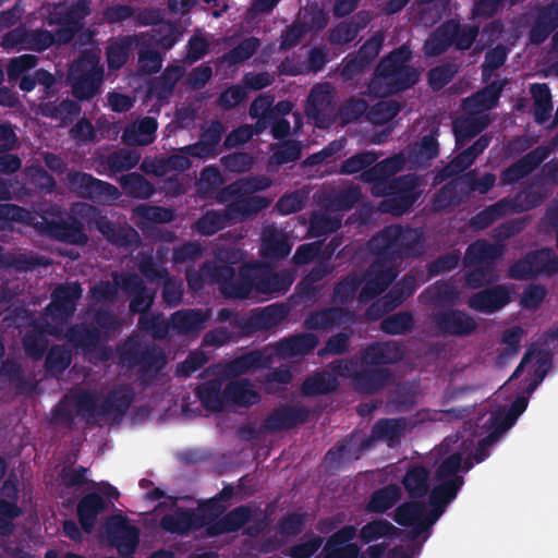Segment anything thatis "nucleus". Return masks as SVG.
Returning <instances> with one entry per match:
<instances>
[{
    "instance_id": "1",
    "label": "nucleus",
    "mask_w": 558,
    "mask_h": 558,
    "mask_svg": "<svg viewBox=\"0 0 558 558\" xmlns=\"http://www.w3.org/2000/svg\"><path fill=\"white\" fill-rule=\"evenodd\" d=\"M404 165V157L397 154L378 161L359 175L360 181L372 185V195L385 197L379 205L383 213L401 216L408 213L420 197L418 179L415 174L395 177Z\"/></svg>"
},
{
    "instance_id": "2",
    "label": "nucleus",
    "mask_w": 558,
    "mask_h": 558,
    "mask_svg": "<svg viewBox=\"0 0 558 558\" xmlns=\"http://www.w3.org/2000/svg\"><path fill=\"white\" fill-rule=\"evenodd\" d=\"M412 50L402 45L385 56L374 70V77L368 84L369 93L387 97L413 87L420 78L418 71L410 63Z\"/></svg>"
},
{
    "instance_id": "3",
    "label": "nucleus",
    "mask_w": 558,
    "mask_h": 558,
    "mask_svg": "<svg viewBox=\"0 0 558 558\" xmlns=\"http://www.w3.org/2000/svg\"><path fill=\"white\" fill-rule=\"evenodd\" d=\"M118 363L128 369L137 368L142 385L155 383L167 365V355L162 348L143 337L132 333L116 345Z\"/></svg>"
},
{
    "instance_id": "4",
    "label": "nucleus",
    "mask_w": 558,
    "mask_h": 558,
    "mask_svg": "<svg viewBox=\"0 0 558 558\" xmlns=\"http://www.w3.org/2000/svg\"><path fill=\"white\" fill-rule=\"evenodd\" d=\"M135 392L129 385L114 386L99 403L98 395L92 390H82L72 397L73 407L87 425L97 418L113 416L121 420L130 409Z\"/></svg>"
},
{
    "instance_id": "5",
    "label": "nucleus",
    "mask_w": 558,
    "mask_h": 558,
    "mask_svg": "<svg viewBox=\"0 0 558 558\" xmlns=\"http://www.w3.org/2000/svg\"><path fill=\"white\" fill-rule=\"evenodd\" d=\"M293 280V274L287 269L271 271L254 264H243L238 271L235 270L234 287L243 284L244 292L233 295V299L244 300L253 290L262 294H283L290 289Z\"/></svg>"
},
{
    "instance_id": "6",
    "label": "nucleus",
    "mask_w": 558,
    "mask_h": 558,
    "mask_svg": "<svg viewBox=\"0 0 558 558\" xmlns=\"http://www.w3.org/2000/svg\"><path fill=\"white\" fill-rule=\"evenodd\" d=\"M423 235L417 229L398 225L385 227L369 242V250L380 251L383 255L397 263L404 257L414 256L422 244Z\"/></svg>"
},
{
    "instance_id": "7",
    "label": "nucleus",
    "mask_w": 558,
    "mask_h": 558,
    "mask_svg": "<svg viewBox=\"0 0 558 558\" xmlns=\"http://www.w3.org/2000/svg\"><path fill=\"white\" fill-rule=\"evenodd\" d=\"M90 0H76L71 3L59 2L48 11L46 24L58 26L56 37L58 46L70 44L84 28L85 19L90 14Z\"/></svg>"
},
{
    "instance_id": "8",
    "label": "nucleus",
    "mask_w": 558,
    "mask_h": 558,
    "mask_svg": "<svg viewBox=\"0 0 558 558\" xmlns=\"http://www.w3.org/2000/svg\"><path fill=\"white\" fill-rule=\"evenodd\" d=\"M74 213L88 225L95 226L97 231L113 246L128 248L140 240L137 231L128 222L118 223L104 215L98 207L80 203L74 207Z\"/></svg>"
},
{
    "instance_id": "9",
    "label": "nucleus",
    "mask_w": 558,
    "mask_h": 558,
    "mask_svg": "<svg viewBox=\"0 0 558 558\" xmlns=\"http://www.w3.org/2000/svg\"><path fill=\"white\" fill-rule=\"evenodd\" d=\"M185 279L193 290L203 289L205 283L217 284L220 293L228 299L244 292L243 284L234 287L235 268L231 264L205 262L199 269L186 268Z\"/></svg>"
},
{
    "instance_id": "10",
    "label": "nucleus",
    "mask_w": 558,
    "mask_h": 558,
    "mask_svg": "<svg viewBox=\"0 0 558 558\" xmlns=\"http://www.w3.org/2000/svg\"><path fill=\"white\" fill-rule=\"evenodd\" d=\"M375 259L362 276L363 286L359 293L361 302H368L381 294L397 278V263L393 258L383 255L380 251L369 250Z\"/></svg>"
},
{
    "instance_id": "11",
    "label": "nucleus",
    "mask_w": 558,
    "mask_h": 558,
    "mask_svg": "<svg viewBox=\"0 0 558 558\" xmlns=\"http://www.w3.org/2000/svg\"><path fill=\"white\" fill-rule=\"evenodd\" d=\"M104 71L95 56L83 53L70 70L72 94L80 100H89L99 92Z\"/></svg>"
},
{
    "instance_id": "12",
    "label": "nucleus",
    "mask_w": 558,
    "mask_h": 558,
    "mask_svg": "<svg viewBox=\"0 0 558 558\" xmlns=\"http://www.w3.org/2000/svg\"><path fill=\"white\" fill-rule=\"evenodd\" d=\"M556 274H558V255L550 247L526 253L508 270V277L514 280L533 279L538 276L551 277Z\"/></svg>"
},
{
    "instance_id": "13",
    "label": "nucleus",
    "mask_w": 558,
    "mask_h": 558,
    "mask_svg": "<svg viewBox=\"0 0 558 558\" xmlns=\"http://www.w3.org/2000/svg\"><path fill=\"white\" fill-rule=\"evenodd\" d=\"M66 180L70 190L75 193L77 197L94 203L114 202L120 196L117 186L83 171H70Z\"/></svg>"
},
{
    "instance_id": "14",
    "label": "nucleus",
    "mask_w": 558,
    "mask_h": 558,
    "mask_svg": "<svg viewBox=\"0 0 558 558\" xmlns=\"http://www.w3.org/2000/svg\"><path fill=\"white\" fill-rule=\"evenodd\" d=\"M435 332L441 337H468L476 328V320L466 312L447 307L436 311L430 316Z\"/></svg>"
},
{
    "instance_id": "15",
    "label": "nucleus",
    "mask_w": 558,
    "mask_h": 558,
    "mask_svg": "<svg viewBox=\"0 0 558 558\" xmlns=\"http://www.w3.org/2000/svg\"><path fill=\"white\" fill-rule=\"evenodd\" d=\"M3 46L17 50H32L41 52L51 46H58L54 32L43 28L27 29L17 26L3 36Z\"/></svg>"
},
{
    "instance_id": "16",
    "label": "nucleus",
    "mask_w": 558,
    "mask_h": 558,
    "mask_svg": "<svg viewBox=\"0 0 558 558\" xmlns=\"http://www.w3.org/2000/svg\"><path fill=\"white\" fill-rule=\"evenodd\" d=\"M311 410L304 405L280 404L272 409L260 424L263 433L291 430L308 421Z\"/></svg>"
},
{
    "instance_id": "17",
    "label": "nucleus",
    "mask_w": 558,
    "mask_h": 558,
    "mask_svg": "<svg viewBox=\"0 0 558 558\" xmlns=\"http://www.w3.org/2000/svg\"><path fill=\"white\" fill-rule=\"evenodd\" d=\"M109 543L120 555H133L140 541V531L122 514L109 515L105 522Z\"/></svg>"
},
{
    "instance_id": "18",
    "label": "nucleus",
    "mask_w": 558,
    "mask_h": 558,
    "mask_svg": "<svg viewBox=\"0 0 558 558\" xmlns=\"http://www.w3.org/2000/svg\"><path fill=\"white\" fill-rule=\"evenodd\" d=\"M548 146L539 145L515 162L504 169L499 175L500 185H510L526 178L536 170L550 155Z\"/></svg>"
},
{
    "instance_id": "19",
    "label": "nucleus",
    "mask_w": 558,
    "mask_h": 558,
    "mask_svg": "<svg viewBox=\"0 0 558 558\" xmlns=\"http://www.w3.org/2000/svg\"><path fill=\"white\" fill-rule=\"evenodd\" d=\"M83 289L76 281L65 282L54 288L47 311L53 319H68L73 316Z\"/></svg>"
},
{
    "instance_id": "20",
    "label": "nucleus",
    "mask_w": 558,
    "mask_h": 558,
    "mask_svg": "<svg viewBox=\"0 0 558 558\" xmlns=\"http://www.w3.org/2000/svg\"><path fill=\"white\" fill-rule=\"evenodd\" d=\"M490 142V135H481L470 147L463 149L451 159L437 173L436 178L441 182L462 173L474 163L476 158L489 146Z\"/></svg>"
},
{
    "instance_id": "21",
    "label": "nucleus",
    "mask_w": 558,
    "mask_h": 558,
    "mask_svg": "<svg viewBox=\"0 0 558 558\" xmlns=\"http://www.w3.org/2000/svg\"><path fill=\"white\" fill-rule=\"evenodd\" d=\"M288 315L289 308L284 304L275 303L254 310L247 318L236 325L247 332L269 330L281 324Z\"/></svg>"
},
{
    "instance_id": "22",
    "label": "nucleus",
    "mask_w": 558,
    "mask_h": 558,
    "mask_svg": "<svg viewBox=\"0 0 558 558\" xmlns=\"http://www.w3.org/2000/svg\"><path fill=\"white\" fill-rule=\"evenodd\" d=\"M225 132L223 123L220 120H213L201 133L199 140L194 144L184 146L181 151L198 159L216 157Z\"/></svg>"
},
{
    "instance_id": "23",
    "label": "nucleus",
    "mask_w": 558,
    "mask_h": 558,
    "mask_svg": "<svg viewBox=\"0 0 558 558\" xmlns=\"http://www.w3.org/2000/svg\"><path fill=\"white\" fill-rule=\"evenodd\" d=\"M510 301V288L505 284H498L472 294L468 305L480 313L493 314L507 306Z\"/></svg>"
},
{
    "instance_id": "24",
    "label": "nucleus",
    "mask_w": 558,
    "mask_h": 558,
    "mask_svg": "<svg viewBox=\"0 0 558 558\" xmlns=\"http://www.w3.org/2000/svg\"><path fill=\"white\" fill-rule=\"evenodd\" d=\"M45 231L52 239L71 245L82 246L88 242L83 222L74 217L70 220H46Z\"/></svg>"
},
{
    "instance_id": "25",
    "label": "nucleus",
    "mask_w": 558,
    "mask_h": 558,
    "mask_svg": "<svg viewBox=\"0 0 558 558\" xmlns=\"http://www.w3.org/2000/svg\"><path fill=\"white\" fill-rule=\"evenodd\" d=\"M459 20L449 19L437 26L425 40L423 52L426 57H438L454 46Z\"/></svg>"
},
{
    "instance_id": "26",
    "label": "nucleus",
    "mask_w": 558,
    "mask_h": 558,
    "mask_svg": "<svg viewBox=\"0 0 558 558\" xmlns=\"http://www.w3.org/2000/svg\"><path fill=\"white\" fill-rule=\"evenodd\" d=\"M391 378L392 373L388 368L366 365L361 361L352 386L356 392L371 396L383 390Z\"/></svg>"
},
{
    "instance_id": "27",
    "label": "nucleus",
    "mask_w": 558,
    "mask_h": 558,
    "mask_svg": "<svg viewBox=\"0 0 558 558\" xmlns=\"http://www.w3.org/2000/svg\"><path fill=\"white\" fill-rule=\"evenodd\" d=\"M65 339L73 349L85 355L96 352L99 343L104 341L99 328L86 323L70 326L65 331Z\"/></svg>"
},
{
    "instance_id": "28",
    "label": "nucleus",
    "mask_w": 558,
    "mask_h": 558,
    "mask_svg": "<svg viewBox=\"0 0 558 558\" xmlns=\"http://www.w3.org/2000/svg\"><path fill=\"white\" fill-rule=\"evenodd\" d=\"M252 518V510L248 506L241 505L233 508L219 519L207 523L206 532L209 536H219L227 533L240 531Z\"/></svg>"
},
{
    "instance_id": "29",
    "label": "nucleus",
    "mask_w": 558,
    "mask_h": 558,
    "mask_svg": "<svg viewBox=\"0 0 558 558\" xmlns=\"http://www.w3.org/2000/svg\"><path fill=\"white\" fill-rule=\"evenodd\" d=\"M404 352L397 341L374 342L362 352V362L366 365L380 367L395 364L403 359Z\"/></svg>"
},
{
    "instance_id": "30",
    "label": "nucleus",
    "mask_w": 558,
    "mask_h": 558,
    "mask_svg": "<svg viewBox=\"0 0 558 558\" xmlns=\"http://www.w3.org/2000/svg\"><path fill=\"white\" fill-rule=\"evenodd\" d=\"M319 343L315 333L300 332L279 340L276 352L282 357L305 356L312 353Z\"/></svg>"
},
{
    "instance_id": "31",
    "label": "nucleus",
    "mask_w": 558,
    "mask_h": 558,
    "mask_svg": "<svg viewBox=\"0 0 558 558\" xmlns=\"http://www.w3.org/2000/svg\"><path fill=\"white\" fill-rule=\"evenodd\" d=\"M270 185L271 180L266 175L244 177L222 187L219 191L217 198L220 203H225L233 197H241L255 192L265 191L269 189Z\"/></svg>"
},
{
    "instance_id": "32",
    "label": "nucleus",
    "mask_w": 558,
    "mask_h": 558,
    "mask_svg": "<svg viewBox=\"0 0 558 558\" xmlns=\"http://www.w3.org/2000/svg\"><path fill=\"white\" fill-rule=\"evenodd\" d=\"M504 254L501 244H492L487 240L478 239L469 244L463 256V265H496Z\"/></svg>"
},
{
    "instance_id": "33",
    "label": "nucleus",
    "mask_w": 558,
    "mask_h": 558,
    "mask_svg": "<svg viewBox=\"0 0 558 558\" xmlns=\"http://www.w3.org/2000/svg\"><path fill=\"white\" fill-rule=\"evenodd\" d=\"M439 482L429 494V505L433 507L430 511L436 518L445 512L447 506L456 499L458 493L464 484L463 476H456L447 481L437 480Z\"/></svg>"
},
{
    "instance_id": "34",
    "label": "nucleus",
    "mask_w": 558,
    "mask_h": 558,
    "mask_svg": "<svg viewBox=\"0 0 558 558\" xmlns=\"http://www.w3.org/2000/svg\"><path fill=\"white\" fill-rule=\"evenodd\" d=\"M226 405L250 408L260 401V395L253 388L250 379L230 380L223 388Z\"/></svg>"
},
{
    "instance_id": "35",
    "label": "nucleus",
    "mask_w": 558,
    "mask_h": 558,
    "mask_svg": "<svg viewBox=\"0 0 558 558\" xmlns=\"http://www.w3.org/2000/svg\"><path fill=\"white\" fill-rule=\"evenodd\" d=\"M107 501L97 493H88L83 496L76 506L78 523L85 533H92L95 529L97 517L106 511Z\"/></svg>"
},
{
    "instance_id": "36",
    "label": "nucleus",
    "mask_w": 558,
    "mask_h": 558,
    "mask_svg": "<svg viewBox=\"0 0 558 558\" xmlns=\"http://www.w3.org/2000/svg\"><path fill=\"white\" fill-rule=\"evenodd\" d=\"M551 8L553 5L546 4L536 9L535 20L529 31L532 45L543 44L558 28V14Z\"/></svg>"
},
{
    "instance_id": "37",
    "label": "nucleus",
    "mask_w": 558,
    "mask_h": 558,
    "mask_svg": "<svg viewBox=\"0 0 558 558\" xmlns=\"http://www.w3.org/2000/svg\"><path fill=\"white\" fill-rule=\"evenodd\" d=\"M350 312L347 308L333 306L311 312L304 319L303 326L307 330L330 329L341 325Z\"/></svg>"
},
{
    "instance_id": "38",
    "label": "nucleus",
    "mask_w": 558,
    "mask_h": 558,
    "mask_svg": "<svg viewBox=\"0 0 558 558\" xmlns=\"http://www.w3.org/2000/svg\"><path fill=\"white\" fill-rule=\"evenodd\" d=\"M201 525V519L193 510H177L160 519V526L163 531L180 535H185Z\"/></svg>"
},
{
    "instance_id": "39",
    "label": "nucleus",
    "mask_w": 558,
    "mask_h": 558,
    "mask_svg": "<svg viewBox=\"0 0 558 558\" xmlns=\"http://www.w3.org/2000/svg\"><path fill=\"white\" fill-rule=\"evenodd\" d=\"M158 123L155 118L145 117L137 124L128 125L122 133V142L129 146H145L155 141Z\"/></svg>"
},
{
    "instance_id": "40",
    "label": "nucleus",
    "mask_w": 558,
    "mask_h": 558,
    "mask_svg": "<svg viewBox=\"0 0 558 558\" xmlns=\"http://www.w3.org/2000/svg\"><path fill=\"white\" fill-rule=\"evenodd\" d=\"M489 124L487 116H469L456 119L452 130L456 137V146L461 148L469 141L477 136Z\"/></svg>"
},
{
    "instance_id": "41",
    "label": "nucleus",
    "mask_w": 558,
    "mask_h": 558,
    "mask_svg": "<svg viewBox=\"0 0 558 558\" xmlns=\"http://www.w3.org/2000/svg\"><path fill=\"white\" fill-rule=\"evenodd\" d=\"M339 383L330 372L323 369L308 375L301 385L304 397L327 395L337 390Z\"/></svg>"
},
{
    "instance_id": "42",
    "label": "nucleus",
    "mask_w": 558,
    "mask_h": 558,
    "mask_svg": "<svg viewBox=\"0 0 558 558\" xmlns=\"http://www.w3.org/2000/svg\"><path fill=\"white\" fill-rule=\"evenodd\" d=\"M223 388L220 378H213L201 384L195 393L206 410L220 412L226 407Z\"/></svg>"
},
{
    "instance_id": "43",
    "label": "nucleus",
    "mask_w": 558,
    "mask_h": 558,
    "mask_svg": "<svg viewBox=\"0 0 558 558\" xmlns=\"http://www.w3.org/2000/svg\"><path fill=\"white\" fill-rule=\"evenodd\" d=\"M232 199L234 201L228 204V213L232 215L234 221L255 215L270 204L267 197L260 195H244Z\"/></svg>"
},
{
    "instance_id": "44",
    "label": "nucleus",
    "mask_w": 558,
    "mask_h": 558,
    "mask_svg": "<svg viewBox=\"0 0 558 558\" xmlns=\"http://www.w3.org/2000/svg\"><path fill=\"white\" fill-rule=\"evenodd\" d=\"M402 490L396 484H389L374 490L366 504V510L371 513H385L401 499Z\"/></svg>"
},
{
    "instance_id": "45",
    "label": "nucleus",
    "mask_w": 558,
    "mask_h": 558,
    "mask_svg": "<svg viewBox=\"0 0 558 558\" xmlns=\"http://www.w3.org/2000/svg\"><path fill=\"white\" fill-rule=\"evenodd\" d=\"M535 181L524 186L520 192H518L513 198L508 199L509 210L514 213H523L531 209H534L543 204L545 201L547 193L544 186L534 187Z\"/></svg>"
},
{
    "instance_id": "46",
    "label": "nucleus",
    "mask_w": 558,
    "mask_h": 558,
    "mask_svg": "<svg viewBox=\"0 0 558 558\" xmlns=\"http://www.w3.org/2000/svg\"><path fill=\"white\" fill-rule=\"evenodd\" d=\"M39 110L44 117L60 120L66 124L72 122L81 113L82 109L77 101L68 98L61 101L43 102L39 106Z\"/></svg>"
},
{
    "instance_id": "47",
    "label": "nucleus",
    "mask_w": 558,
    "mask_h": 558,
    "mask_svg": "<svg viewBox=\"0 0 558 558\" xmlns=\"http://www.w3.org/2000/svg\"><path fill=\"white\" fill-rule=\"evenodd\" d=\"M234 222L232 215L228 213V205L223 210L210 209L203 214L196 221V230L202 235H214Z\"/></svg>"
},
{
    "instance_id": "48",
    "label": "nucleus",
    "mask_w": 558,
    "mask_h": 558,
    "mask_svg": "<svg viewBox=\"0 0 558 558\" xmlns=\"http://www.w3.org/2000/svg\"><path fill=\"white\" fill-rule=\"evenodd\" d=\"M439 155L437 132L424 135L410 151V160L417 167L428 166Z\"/></svg>"
},
{
    "instance_id": "49",
    "label": "nucleus",
    "mask_w": 558,
    "mask_h": 558,
    "mask_svg": "<svg viewBox=\"0 0 558 558\" xmlns=\"http://www.w3.org/2000/svg\"><path fill=\"white\" fill-rule=\"evenodd\" d=\"M417 287L418 284L414 276L404 275L383 298L384 307L391 311L401 305L416 291Z\"/></svg>"
},
{
    "instance_id": "50",
    "label": "nucleus",
    "mask_w": 558,
    "mask_h": 558,
    "mask_svg": "<svg viewBox=\"0 0 558 558\" xmlns=\"http://www.w3.org/2000/svg\"><path fill=\"white\" fill-rule=\"evenodd\" d=\"M135 43H137L136 37L130 35L110 43L106 51L108 68L110 70L121 69L128 62Z\"/></svg>"
},
{
    "instance_id": "51",
    "label": "nucleus",
    "mask_w": 558,
    "mask_h": 558,
    "mask_svg": "<svg viewBox=\"0 0 558 558\" xmlns=\"http://www.w3.org/2000/svg\"><path fill=\"white\" fill-rule=\"evenodd\" d=\"M206 316L202 310H181L171 315V325L180 333H190L204 328Z\"/></svg>"
},
{
    "instance_id": "52",
    "label": "nucleus",
    "mask_w": 558,
    "mask_h": 558,
    "mask_svg": "<svg viewBox=\"0 0 558 558\" xmlns=\"http://www.w3.org/2000/svg\"><path fill=\"white\" fill-rule=\"evenodd\" d=\"M120 185L122 191L133 198L147 199L155 193L154 185L138 172L123 174L120 178Z\"/></svg>"
},
{
    "instance_id": "53",
    "label": "nucleus",
    "mask_w": 558,
    "mask_h": 558,
    "mask_svg": "<svg viewBox=\"0 0 558 558\" xmlns=\"http://www.w3.org/2000/svg\"><path fill=\"white\" fill-rule=\"evenodd\" d=\"M49 340L46 330L40 326H34L25 332L22 338V345L25 354L33 361L43 359L48 349Z\"/></svg>"
},
{
    "instance_id": "54",
    "label": "nucleus",
    "mask_w": 558,
    "mask_h": 558,
    "mask_svg": "<svg viewBox=\"0 0 558 558\" xmlns=\"http://www.w3.org/2000/svg\"><path fill=\"white\" fill-rule=\"evenodd\" d=\"M407 428L405 417L379 418L372 427L373 437L384 441L399 440Z\"/></svg>"
},
{
    "instance_id": "55",
    "label": "nucleus",
    "mask_w": 558,
    "mask_h": 558,
    "mask_svg": "<svg viewBox=\"0 0 558 558\" xmlns=\"http://www.w3.org/2000/svg\"><path fill=\"white\" fill-rule=\"evenodd\" d=\"M429 473L423 465H414L408 470L403 478V486L413 499L422 498L428 493Z\"/></svg>"
},
{
    "instance_id": "56",
    "label": "nucleus",
    "mask_w": 558,
    "mask_h": 558,
    "mask_svg": "<svg viewBox=\"0 0 558 558\" xmlns=\"http://www.w3.org/2000/svg\"><path fill=\"white\" fill-rule=\"evenodd\" d=\"M342 226V220L327 211H313L310 216L308 235L320 238L333 233Z\"/></svg>"
},
{
    "instance_id": "57",
    "label": "nucleus",
    "mask_w": 558,
    "mask_h": 558,
    "mask_svg": "<svg viewBox=\"0 0 558 558\" xmlns=\"http://www.w3.org/2000/svg\"><path fill=\"white\" fill-rule=\"evenodd\" d=\"M508 198H502L493 205L485 207L471 218L470 225L475 230H484L495 221L502 218L509 211Z\"/></svg>"
},
{
    "instance_id": "58",
    "label": "nucleus",
    "mask_w": 558,
    "mask_h": 558,
    "mask_svg": "<svg viewBox=\"0 0 558 558\" xmlns=\"http://www.w3.org/2000/svg\"><path fill=\"white\" fill-rule=\"evenodd\" d=\"M502 88L504 84L495 81L465 99V104L478 110H492L497 106Z\"/></svg>"
},
{
    "instance_id": "59",
    "label": "nucleus",
    "mask_w": 558,
    "mask_h": 558,
    "mask_svg": "<svg viewBox=\"0 0 558 558\" xmlns=\"http://www.w3.org/2000/svg\"><path fill=\"white\" fill-rule=\"evenodd\" d=\"M72 363V351L61 344H53L46 355V372L57 377L63 374Z\"/></svg>"
},
{
    "instance_id": "60",
    "label": "nucleus",
    "mask_w": 558,
    "mask_h": 558,
    "mask_svg": "<svg viewBox=\"0 0 558 558\" xmlns=\"http://www.w3.org/2000/svg\"><path fill=\"white\" fill-rule=\"evenodd\" d=\"M399 532V529L388 520L375 519L362 526L359 537L364 544H369L381 537L396 536Z\"/></svg>"
},
{
    "instance_id": "61",
    "label": "nucleus",
    "mask_w": 558,
    "mask_h": 558,
    "mask_svg": "<svg viewBox=\"0 0 558 558\" xmlns=\"http://www.w3.org/2000/svg\"><path fill=\"white\" fill-rule=\"evenodd\" d=\"M426 505L423 501H405L399 505L393 514V520L401 526H411L426 517Z\"/></svg>"
},
{
    "instance_id": "62",
    "label": "nucleus",
    "mask_w": 558,
    "mask_h": 558,
    "mask_svg": "<svg viewBox=\"0 0 558 558\" xmlns=\"http://www.w3.org/2000/svg\"><path fill=\"white\" fill-rule=\"evenodd\" d=\"M263 356L259 351H251L229 361L226 365V373L229 376H240L252 369L262 367Z\"/></svg>"
},
{
    "instance_id": "63",
    "label": "nucleus",
    "mask_w": 558,
    "mask_h": 558,
    "mask_svg": "<svg viewBox=\"0 0 558 558\" xmlns=\"http://www.w3.org/2000/svg\"><path fill=\"white\" fill-rule=\"evenodd\" d=\"M363 286V277L357 274L351 272L342 280L336 283L332 292L335 301L342 304L350 303L354 300L356 292Z\"/></svg>"
},
{
    "instance_id": "64",
    "label": "nucleus",
    "mask_w": 558,
    "mask_h": 558,
    "mask_svg": "<svg viewBox=\"0 0 558 558\" xmlns=\"http://www.w3.org/2000/svg\"><path fill=\"white\" fill-rule=\"evenodd\" d=\"M138 328L150 335L154 339L162 340L167 338L169 333L170 324L163 318L162 314L148 313L140 316Z\"/></svg>"
}]
</instances>
